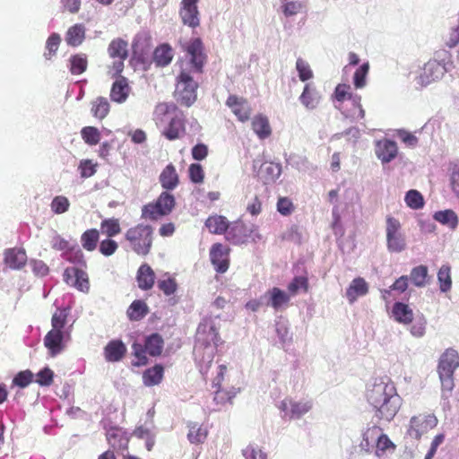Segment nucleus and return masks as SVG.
Masks as SVG:
<instances>
[{
  "label": "nucleus",
  "instance_id": "1",
  "mask_svg": "<svg viewBox=\"0 0 459 459\" xmlns=\"http://www.w3.org/2000/svg\"><path fill=\"white\" fill-rule=\"evenodd\" d=\"M186 60L181 62V71L178 77L176 95L181 104L190 107L196 100L198 87L194 74L202 71L205 57L199 39L191 40L186 47Z\"/></svg>",
  "mask_w": 459,
  "mask_h": 459
},
{
  "label": "nucleus",
  "instance_id": "2",
  "mask_svg": "<svg viewBox=\"0 0 459 459\" xmlns=\"http://www.w3.org/2000/svg\"><path fill=\"white\" fill-rule=\"evenodd\" d=\"M368 402L375 408L377 416L391 420L401 406V398L394 385L387 378H376L367 389Z\"/></svg>",
  "mask_w": 459,
  "mask_h": 459
},
{
  "label": "nucleus",
  "instance_id": "3",
  "mask_svg": "<svg viewBox=\"0 0 459 459\" xmlns=\"http://www.w3.org/2000/svg\"><path fill=\"white\" fill-rule=\"evenodd\" d=\"M220 343L221 340L213 321L204 319L197 328L196 342L194 347V355L200 365L202 374H204L211 366Z\"/></svg>",
  "mask_w": 459,
  "mask_h": 459
},
{
  "label": "nucleus",
  "instance_id": "4",
  "mask_svg": "<svg viewBox=\"0 0 459 459\" xmlns=\"http://www.w3.org/2000/svg\"><path fill=\"white\" fill-rule=\"evenodd\" d=\"M153 229L150 225L138 224L126 233L130 247L139 255H146L152 245Z\"/></svg>",
  "mask_w": 459,
  "mask_h": 459
},
{
  "label": "nucleus",
  "instance_id": "5",
  "mask_svg": "<svg viewBox=\"0 0 459 459\" xmlns=\"http://www.w3.org/2000/svg\"><path fill=\"white\" fill-rule=\"evenodd\" d=\"M176 201L174 195L162 192L155 202L144 205L142 209V217L152 221H157L169 215L174 209Z\"/></svg>",
  "mask_w": 459,
  "mask_h": 459
},
{
  "label": "nucleus",
  "instance_id": "6",
  "mask_svg": "<svg viewBox=\"0 0 459 459\" xmlns=\"http://www.w3.org/2000/svg\"><path fill=\"white\" fill-rule=\"evenodd\" d=\"M386 247L390 252L400 253L406 247V238L400 221L387 217L385 221Z\"/></svg>",
  "mask_w": 459,
  "mask_h": 459
},
{
  "label": "nucleus",
  "instance_id": "7",
  "mask_svg": "<svg viewBox=\"0 0 459 459\" xmlns=\"http://www.w3.org/2000/svg\"><path fill=\"white\" fill-rule=\"evenodd\" d=\"M163 340L158 333H153L145 339L144 345L140 343L133 344V352L138 361L135 365H144L147 362L146 354L158 356L163 350Z\"/></svg>",
  "mask_w": 459,
  "mask_h": 459
},
{
  "label": "nucleus",
  "instance_id": "8",
  "mask_svg": "<svg viewBox=\"0 0 459 459\" xmlns=\"http://www.w3.org/2000/svg\"><path fill=\"white\" fill-rule=\"evenodd\" d=\"M313 401L307 398H285L279 405L285 418L299 420L313 409Z\"/></svg>",
  "mask_w": 459,
  "mask_h": 459
},
{
  "label": "nucleus",
  "instance_id": "9",
  "mask_svg": "<svg viewBox=\"0 0 459 459\" xmlns=\"http://www.w3.org/2000/svg\"><path fill=\"white\" fill-rule=\"evenodd\" d=\"M437 419L433 414H419L411 418L407 434L415 439H420L424 434L435 428Z\"/></svg>",
  "mask_w": 459,
  "mask_h": 459
},
{
  "label": "nucleus",
  "instance_id": "10",
  "mask_svg": "<svg viewBox=\"0 0 459 459\" xmlns=\"http://www.w3.org/2000/svg\"><path fill=\"white\" fill-rule=\"evenodd\" d=\"M253 169L265 184L274 182L281 174V167L279 163L263 161L262 158L254 160Z\"/></svg>",
  "mask_w": 459,
  "mask_h": 459
},
{
  "label": "nucleus",
  "instance_id": "11",
  "mask_svg": "<svg viewBox=\"0 0 459 459\" xmlns=\"http://www.w3.org/2000/svg\"><path fill=\"white\" fill-rule=\"evenodd\" d=\"M446 68L444 64L437 60H429L421 68L417 83L421 86H427L443 77Z\"/></svg>",
  "mask_w": 459,
  "mask_h": 459
},
{
  "label": "nucleus",
  "instance_id": "12",
  "mask_svg": "<svg viewBox=\"0 0 459 459\" xmlns=\"http://www.w3.org/2000/svg\"><path fill=\"white\" fill-rule=\"evenodd\" d=\"M128 43L122 39H113L108 48L109 56L117 58L113 62L112 73L113 75L120 74L124 69V61L127 57L128 54Z\"/></svg>",
  "mask_w": 459,
  "mask_h": 459
},
{
  "label": "nucleus",
  "instance_id": "13",
  "mask_svg": "<svg viewBox=\"0 0 459 459\" xmlns=\"http://www.w3.org/2000/svg\"><path fill=\"white\" fill-rule=\"evenodd\" d=\"M228 368L226 365H219L217 367V375L212 380V387L216 388L214 401L217 403H223L227 401H230L237 394L235 388L230 391H225L221 388V383L225 380L227 376Z\"/></svg>",
  "mask_w": 459,
  "mask_h": 459
},
{
  "label": "nucleus",
  "instance_id": "14",
  "mask_svg": "<svg viewBox=\"0 0 459 459\" xmlns=\"http://www.w3.org/2000/svg\"><path fill=\"white\" fill-rule=\"evenodd\" d=\"M64 280L70 286L87 293L90 290L89 278L86 272L76 267H68L65 270Z\"/></svg>",
  "mask_w": 459,
  "mask_h": 459
},
{
  "label": "nucleus",
  "instance_id": "15",
  "mask_svg": "<svg viewBox=\"0 0 459 459\" xmlns=\"http://www.w3.org/2000/svg\"><path fill=\"white\" fill-rule=\"evenodd\" d=\"M375 153L383 164H386L396 158L398 147L395 142L384 138L376 142Z\"/></svg>",
  "mask_w": 459,
  "mask_h": 459
},
{
  "label": "nucleus",
  "instance_id": "16",
  "mask_svg": "<svg viewBox=\"0 0 459 459\" xmlns=\"http://www.w3.org/2000/svg\"><path fill=\"white\" fill-rule=\"evenodd\" d=\"M226 105L239 121L246 122L250 118L252 108L246 99L230 95L226 101Z\"/></svg>",
  "mask_w": 459,
  "mask_h": 459
},
{
  "label": "nucleus",
  "instance_id": "17",
  "mask_svg": "<svg viewBox=\"0 0 459 459\" xmlns=\"http://www.w3.org/2000/svg\"><path fill=\"white\" fill-rule=\"evenodd\" d=\"M198 0H182L180 17L185 25L195 28L200 24V13L197 8Z\"/></svg>",
  "mask_w": 459,
  "mask_h": 459
},
{
  "label": "nucleus",
  "instance_id": "18",
  "mask_svg": "<svg viewBox=\"0 0 459 459\" xmlns=\"http://www.w3.org/2000/svg\"><path fill=\"white\" fill-rule=\"evenodd\" d=\"M262 299H265L266 306L279 311L287 307L290 300V295L279 288L273 287L262 296Z\"/></svg>",
  "mask_w": 459,
  "mask_h": 459
},
{
  "label": "nucleus",
  "instance_id": "19",
  "mask_svg": "<svg viewBox=\"0 0 459 459\" xmlns=\"http://www.w3.org/2000/svg\"><path fill=\"white\" fill-rule=\"evenodd\" d=\"M67 331L50 330L44 338V344L52 357L64 350V341L69 339Z\"/></svg>",
  "mask_w": 459,
  "mask_h": 459
},
{
  "label": "nucleus",
  "instance_id": "20",
  "mask_svg": "<svg viewBox=\"0 0 459 459\" xmlns=\"http://www.w3.org/2000/svg\"><path fill=\"white\" fill-rule=\"evenodd\" d=\"M211 262L218 273H225L229 268V248L220 243L212 245L210 250Z\"/></svg>",
  "mask_w": 459,
  "mask_h": 459
},
{
  "label": "nucleus",
  "instance_id": "21",
  "mask_svg": "<svg viewBox=\"0 0 459 459\" xmlns=\"http://www.w3.org/2000/svg\"><path fill=\"white\" fill-rule=\"evenodd\" d=\"M368 292V283L361 277L351 281L346 290L345 297L350 304H353L359 298L364 297Z\"/></svg>",
  "mask_w": 459,
  "mask_h": 459
},
{
  "label": "nucleus",
  "instance_id": "22",
  "mask_svg": "<svg viewBox=\"0 0 459 459\" xmlns=\"http://www.w3.org/2000/svg\"><path fill=\"white\" fill-rule=\"evenodd\" d=\"M4 263L13 270H21L27 263V255L24 249H6L4 252Z\"/></svg>",
  "mask_w": 459,
  "mask_h": 459
},
{
  "label": "nucleus",
  "instance_id": "23",
  "mask_svg": "<svg viewBox=\"0 0 459 459\" xmlns=\"http://www.w3.org/2000/svg\"><path fill=\"white\" fill-rule=\"evenodd\" d=\"M459 367V355L454 349L446 350L440 358L438 373L454 374Z\"/></svg>",
  "mask_w": 459,
  "mask_h": 459
},
{
  "label": "nucleus",
  "instance_id": "24",
  "mask_svg": "<svg viewBox=\"0 0 459 459\" xmlns=\"http://www.w3.org/2000/svg\"><path fill=\"white\" fill-rule=\"evenodd\" d=\"M131 88L127 79L125 77L117 78L112 84L110 91L111 100L117 103H124L127 100Z\"/></svg>",
  "mask_w": 459,
  "mask_h": 459
},
{
  "label": "nucleus",
  "instance_id": "25",
  "mask_svg": "<svg viewBox=\"0 0 459 459\" xmlns=\"http://www.w3.org/2000/svg\"><path fill=\"white\" fill-rule=\"evenodd\" d=\"M252 129L260 140H264L272 134L269 119L263 114L255 115L252 118Z\"/></svg>",
  "mask_w": 459,
  "mask_h": 459
},
{
  "label": "nucleus",
  "instance_id": "26",
  "mask_svg": "<svg viewBox=\"0 0 459 459\" xmlns=\"http://www.w3.org/2000/svg\"><path fill=\"white\" fill-rule=\"evenodd\" d=\"M126 348L121 341H111L104 349L105 359L109 362L119 361L125 355Z\"/></svg>",
  "mask_w": 459,
  "mask_h": 459
},
{
  "label": "nucleus",
  "instance_id": "27",
  "mask_svg": "<svg viewBox=\"0 0 459 459\" xmlns=\"http://www.w3.org/2000/svg\"><path fill=\"white\" fill-rule=\"evenodd\" d=\"M320 94L310 83L305 85L303 92L299 97L301 104L307 109L316 108L320 102Z\"/></svg>",
  "mask_w": 459,
  "mask_h": 459
},
{
  "label": "nucleus",
  "instance_id": "28",
  "mask_svg": "<svg viewBox=\"0 0 459 459\" xmlns=\"http://www.w3.org/2000/svg\"><path fill=\"white\" fill-rule=\"evenodd\" d=\"M160 182L163 188L173 190L178 185V176L173 165H168L160 176Z\"/></svg>",
  "mask_w": 459,
  "mask_h": 459
},
{
  "label": "nucleus",
  "instance_id": "29",
  "mask_svg": "<svg viewBox=\"0 0 459 459\" xmlns=\"http://www.w3.org/2000/svg\"><path fill=\"white\" fill-rule=\"evenodd\" d=\"M392 314L395 321L403 325L411 323L413 319L412 310L408 307V305L402 302L394 303Z\"/></svg>",
  "mask_w": 459,
  "mask_h": 459
},
{
  "label": "nucleus",
  "instance_id": "30",
  "mask_svg": "<svg viewBox=\"0 0 459 459\" xmlns=\"http://www.w3.org/2000/svg\"><path fill=\"white\" fill-rule=\"evenodd\" d=\"M433 219L451 230H455L459 223L457 214L451 209L438 211L433 214Z\"/></svg>",
  "mask_w": 459,
  "mask_h": 459
},
{
  "label": "nucleus",
  "instance_id": "31",
  "mask_svg": "<svg viewBox=\"0 0 459 459\" xmlns=\"http://www.w3.org/2000/svg\"><path fill=\"white\" fill-rule=\"evenodd\" d=\"M187 438L192 444H202L205 441L208 430L197 422H189Z\"/></svg>",
  "mask_w": 459,
  "mask_h": 459
},
{
  "label": "nucleus",
  "instance_id": "32",
  "mask_svg": "<svg viewBox=\"0 0 459 459\" xmlns=\"http://www.w3.org/2000/svg\"><path fill=\"white\" fill-rule=\"evenodd\" d=\"M205 226L211 233L222 234L229 229L230 223L226 217L221 215H213L210 216L206 220Z\"/></svg>",
  "mask_w": 459,
  "mask_h": 459
},
{
  "label": "nucleus",
  "instance_id": "33",
  "mask_svg": "<svg viewBox=\"0 0 459 459\" xmlns=\"http://www.w3.org/2000/svg\"><path fill=\"white\" fill-rule=\"evenodd\" d=\"M154 279V272L148 264H143L140 266L137 273V281L141 289H151L153 286Z\"/></svg>",
  "mask_w": 459,
  "mask_h": 459
},
{
  "label": "nucleus",
  "instance_id": "34",
  "mask_svg": "<svg viewBox=\"0 0 459 459\" xmlns=\"http://www.w3.org/2000/svg\"><path fill=\"white\" fill-rule=\"evenodd\" d=\"M85 38V28L82 24H75L69 28L66 32L65 41L68 45L77 47L81 45Z\"/></svg>",
  "mask_w": 459,
  "mask_h": 459
},
{
  "label": "nucleus",
  "instance_id": "35",
  "mask_svg": "<svg viewBox=\"0 0 459 459\" xmlns=\"http://www.w3.org/2000/svg\"><path fill=\"white\" fill-rule=\"evenodd\" d=\"M173 56V49L169 45L163 44L155 49L153 60L157 65L166 66L171 62Z\"/></svg>",
  "mask_w": 459,
  "mask_h": 459
},
{
  "label": "nucleus",
  "instance_id": "36",
  "mask_svg": "<svg viewBox=\"0 0 459 459\" xmlns=\"http://www.w3.org/2000/svg\"><path fill=\"white\" fill-rule=\"evenodd\" d=\"M184 132L185 127L182 119L173 117L163 134L169 140H175L180 138L184 134Z\"/></svg>",
  "mask_w": 459,
  "mask_h": 459
},
{
  "label": "nucleus",
  "instance_id": "37",
  "mask_svg": "<svg viewBox=\"0 0 459 459\" xmlns=\"http://www.w3.org/2000/svg\"><path fill=\"white\" fill-rule=\"evenodd\" d=\"M109 108L110 104L108 99L105 97H98L91 102V111L95 117L101 120L108 116Z\"/></svg>",
  "mask_w": 459,
  "mask_h": 459
},
{
  "label": "nucleus",
  "instance_id": "38",
  "mask_svg": "<svg viewBox=\"0 0 459 459\" xmlns=\"http://www.w3.org/2000/svg\"><path fill=\"white\" fill-rule=\"evenodd\" d=\"M163 377V368L160 365H156L144 371L143 375V380L145 385L152 386L158 385Z\"/></svg>",
  "mask_w": 459,
  "mask_h": 459
},
{
  "label": "nucleus",
  "instance_id": "39",
  "mask_svg": "<svg viewBox=\"0 0 459 459\" xmlns=\"http://www.w3.org/2000/svg\"><path fill=\"white\" fill-rule=\"evenodd\" d=\"M378 429L376 428L368 429L362 434V439L359 445L360 451L369 453L376 443Z\"/></svg>",
  "mask_w": 459,
  "mask_h": 459
},
{
  "label": "nucleus",
  "instance_id": "40",
  "mask_svg": "<svg viewBox=\"0 0 459 459\" xmlns=\"http://www.w3.org/2000/svg\"><path fill=\"white\" fill-rule=\"evenodd\" d=\"M428 268L425 265L414 267L410 274V279L416 287H424L427 283Z\"/></svg>",
  "mask_w": 459,
  "mask_h": 459
},
{
  "label": "nucleus",
  "instance_id": "41",
  "mask_svg": "<svg viewBox=\"0 0 459 459\" xmlns=\"http://www.w3.org/2000/svg\"><path fill=\"white\" fill-rule=\"evenodd\" d=\"M99 240V231L95 229L86 230L81 238L82 246L88 251H92L96 248Z\"/></svg>",
  "mask_w": 459,
  "mask_h": 459
},
{
  "label": "nucleus",
  "instance_id": "42",
  "mask_svg": "<svg viewBox=\"0 0 459 459\" xmlns=\"http://www.w3.org/2000/svg\"><path fill=\"white\" fill-rule=\"evenodd\" d=\"M69 314V309L63 308V309H56V311L53 314L51 318V330H56V331H64V327L66 325V319Z\"/></svg>",
  "mask_w": 459,
  "mask_h": 459
},
{
  "label": "nucleus",
  "instance_id": "43",
  "mask_svg": "<svg viewBox=\"0 0 459 459\" xmlns=\"http://www.w3.org/2000/svg\"><path fill=\"white\" fill-rule=\"evenodd\" d=\"M147 313V306L141 300H134L127 310V315L131 320H140Z\"/></svg>",
  "mask_w": 459,
  "mask_h": 459
},
{
  "label": "nucleus",
  "instance_id": "44",
  "mask_svg": "<svg viewBox=\"0 0 459 459\" xmlns=\"http://www.w3.org/2000/svg\"><path fill=\"white\" fill-rule=\"evenodd\" d=\"M404 201L406 204L413 209L419 210L424 206V199L422 195L417 190H410L406 193Z\"/></svg>",
  "mask_w": 459,
  "mask_h": 459
},
{
  "label": "nucleus",
  "instance_id": "45",
  "mask_svg": "<svg viewBox=\"0 0 459 459\" xmlns=\"http://www.w3.org/2000/svg\"><path fill=\"white\" fill-rule=\"evenodd\" d=\"M70 70L73 74H81L87 68V58L84 54H78L73 56L70 59Z\"/></svg>",
  "mask_w": 459,
  "mask_h": 459
},
{
  "label": "nucleus",
  "instance_id": "46",
  "mask_svg": "<svg viewBox=\"0 0 459 459\" xmlns=\"http://www.w3.org/2000/svg\"><path fill=\"white\" fill-rule=\"evenodd\" d=\"M437 280L440 283V290L446 292L451 289L452 280L450 276V267L442 265L437 273Z\"/></svg>",
  "mask_w": 459,
  "mask_h": 459
},
{
  "label": "nucleus",
  "instance_id": "47",
  "mask_svg": "<svg viewBox=\"0 0 459 459\" xmlns=\"http://www.w3.org/2000/svg\"><path fill=\"white\" fill-rule=\"evenodd\" d=\"M369 70V64L364 63L354 73L353 83L357 89L364 88L367 84V75Z\"/></svg>",
  "mask_w": 459,
  "mask_h": 459
},
{
  "label": "nucleus",
  "instance_id": "48",
  "mask_svg": "<svg viewBox=\"0 0 459 459\" xmlns=\"http://www.w3.org/2000/svg\"><path fill=\"white\" fill-rule=\"evenodd\" d=\"M245 459H267L266 454L256 444H249L242 449Z\"/></svg>",
  "mask_w": 459,
  "mask_h": 459
},
{
  "label": "nucleus",
  "instance_id": "49",
  "mask_svg": "<svg viewBox=\"0 0 459 459\" xmlns=\"http://www.w3.org/2000/svg\"><path fill=\"white\" fill-rule=\"evenodd\" d=\"M226 238L233 244H240L244 242L243 226L240 224H233L226 230Z\"/></svg>",
  "mask_w": 459,
  "mask_h": 459
},
{
  "label": "nucleus",
  "instance_id": "50",
  "mask_svg": "<svg viewBox=\"0 0 459 459\" xmlns=\"http://www.w3.org/2000/svg\"><path fill=\"white\" fill-rule=\"evenodd\" d=\"M82 137L90 145H96L100 140V132L94 126H85L82 129Z\"/></svg>",
  "mask_w": 459,
  "mask_h": 459
},
{
  "label": "nucleus",
  "instance_id": "51",
  "mask_svg": "<svg viewBox=\"0 0 459 459\" xmlns=\"http://www.w3.org/2000/svg\"><path fill=\"white\" fill-rule=\"evenodd\" d=\"M101 230L108 237L111 238L117 235L120 230V225L117 219H108L101 222Z\"/></svg>",
  "mask_w": 459,
  "mask_h": 459
},
{
  "label": "nucleus",
  "instance_id": "52",
  "mask_svg": "<svg viewBox=\"0 0 459 459\" xmlns=\"http://www.w3.org/2000/svg\"><path fill=\"white\" fill-rule=\"evenodd\" d=\"M307 280L305 277L299 276L295 277L291 282L288 285V291L290 298L299 293V291H307Z\"/></svg>",
  "mask_w": 459,
  "mask_h": 459
},
{
  "label": "nucleus",
  "instance_id": "53",
  "mask_svg": "<svg viewBox=\"0 0 459 459\" xmlns=\"http://www.w3.org/2000/svg\"><path fill=\"white\" fill-rule=\"evenodd\" d=\"M61 42V37L57 33H52L46 42L47 52L44 54L47 59H50L51 56L55 55L58 49Z\"/></svg>",
  "mask_w": 459,
  "mask_h": 459
},
{
  "label": "nucleus",
  "instance_id": "54",
  "mask_svg": "<svg viewBox=\"0 0 459 459\" xmlns=\"http://www.w3.org/2000/svg\"><path fill=\"white\" fill-rule=\"evenodd\" d=\"M281 11L286 17L299 13L302 9V4L299 1L281 0Z\"/></svg>",
  "mask_w": 459,
  "mask_h": 459
},
{
  "label": "nucleus",
  "instance_id": "55",
  "mask_svg": "<svg viewBox=\"0 0 459 459\" xmlns=\"http://www.w3.org/2000/svg\"><path fill=\"white\" fill-rule=\"evenodd\" d=\"M70 206L69 200L63 195L56 196L50 204L52 212H54L56 214H61L68 211Z\"/></svg>",
  "mask_w": 459,
  "mask_h": 459
},
{
  "label": "nucleus",
  "instance_id": "56",
  "mask_svg": "<svg viewBox=\"0 0 459 459\" xmlns=\"http://www.w3.org/2000/svg\"><path fill=\"white\" fill-rule=\"evenodd\" d=\"M287 161L292 168H295L299 171H307L310 167L307 158L298 154H291Z\"/></svg>",
  "mask_w": 459,
  "mask_h": 459
},
{
  "label": "nucleus",
  "instance_id": "57",
  "mask_svg": "<svg viewBox=\"0 0 459 459\" xmlns=\"http://www.w3.org/2000/svg\"><path fill=\"white\" fill-rule=\"evenodd\" d=\"M408 276L405 275L397 279L389 290H385L382 292L383 299H386L387 296H390L393 290H397L401 293L404 292L408 287Z\"/></svg>",
  "mask_w": 459,
  "mask_h": 459
},
{
  "label": "nucleus",
  "instance_id": "58",
  "mask_svg": "<svg viewBox=\"0 0 459 459\" xmlns=\"http://www.w3.org/2000/svg\"><path fill=\"white\" fill-rule=\"evenodd\" d=\"M33 378V374L30 370H24L19 372L13 379V385L25 388L28 386Z\"/></svg>",
  "mask_w": 459,
  "mask_h": 459
},
{
  "label": "nucleus",
  "instance_id": "59",
  "mask_svg": "<svg viewBox=\"0 0 459 459\" xmlns=\"http://www.w3.org/2000/svg\"><path fill=\"white\" fill-rule=\"evenodd\" d=\"M97 163L91 160H82L79 164V170L82 178H87L96 173Z\"/></svg>",
  "mask_w": 459,
  "mask_h": 459
},
{
  "label": "nucleus",
  "instance_id": "60",
  "mask_svg": "<svg viewBox=\"0 0 459 459\" xmlns=\"http://www.w3.org/2000/svg\"><path fill=\"white\" fill-rule=\"evenodd\" d=\"M296 68L299 73V77L301 81L305 82L313 76V73L310 69L309 65L301 58H299L296 62Z\"/></svg>",
  "mask_w": 459,
  "mask_h": 459
},
{
  "label": "nucleus",
  "instance_id": "61",
  "mask_svg": "<svg viewBox=\"0 0 459 459\" xmlns=\"http://www.w3.org/2000/svg\"><path fill=\"white\" fill-rule=\"evenodd\" d=\"M294 210V205L288 197H280L277 202V211L283 216L290 215Z\"/></svg>",
  "mask_w": 459,
  "mask_h": 459
},
{
  "label": "nucleus",
  "instance_id": "62",
  "mask_svg": "<svg viewBox=\"0 0 459 459\" xmlns=\"http://www.w3.org/2000/svg\"><path fill=\"white\" fill-rule=\"evenodd\" d=\"M376 443H377V449H376L377 456H381V453L385 452L388 448L393 447V443L385 435H378V433H377Z\"/></svg>",
  "mask_w": 459,
  "mask_h": 459
},
{
  "label": "nucleus",
  "instance_id": "63",
  "mask_svg": "<svg viewBox=\"0 0 459 459\" xmlns=\"http://www.w3.org/2000/svg\"><path fill=\"white\" fill-rule=\"evenodd\" d=\"M117 247L118 246L117 242L112 239L102 240L100 244V251L106 256L113 255L117 251Z\"/></svg>",
  "mask_w": 459,
  "mask_h": 459
},
{
  "label": "nucleus",
  "instance_id": "64",
  "mask_svg": "<svg viewBox=\"0 0 459 459\" xmlns=\"http://www.w3.org/2000/svg\"><path fill=\"white\" fill-rule=\"evenodd\" d=\"M450 186L453 193L459 198V165H455L452 169Z\"/></svg>",
  "mask_w": 459,
  "mask_h": 459
}]
</instances>
